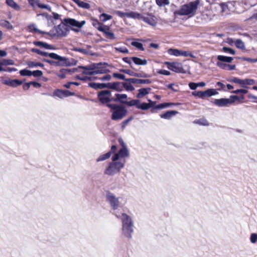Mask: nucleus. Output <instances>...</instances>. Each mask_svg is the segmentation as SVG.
<instances>
[{
  "label": "nucleus",
  "mask_w": 257,
  "mask_h": 257,
  "mask_svg": "<svg viewBox=\"0 0 257 257\" xmlns=\"http://www.w3.org/2000/svg\"><path fill=\"white\" fill-rule=\"evenodd\" d=\"M122 222V230L123 234L126 237H131V234L133 232V222L132 218L126 213H122L120 217Z\"/></svg>",
  "instance_id": "nucleus-5"
},
{
  "label": "nucleus",
  "mask_w": 257,
  "mask_h": 257,
  "mask_svg": "<svg viewBox=\"0 0 257 257\" xmlns=\"http://www.w3.org/2000/svg\"><path fill=\"white\" fill-rule=\"evenodd\" d=\"M43 75V72L41 70H35L32 71L31 76L33 75L34 77H40Z\"/></svg>",
  "instance_id": "nucleus-54"
},
{
  "label": "nucleus",
  "mask_w": 257,
  "mask_h": 257,
  "mask_svg": "<svg viewBox=\"0 0 257 257\" xmlns=\"http://www.w3.org/2000/svg\"><path fill=\"white\" fill-rule=\"evenodd\" d=\"M131 59L134 63L138 65H145L147 64V61L146 59H142L137 57H133Z\"/></svg>",
  "instance_id": "nucleus-30"
},
{
  "label": "nucleus",
  "mask_w": 257,
  "mask_h": 257,
  "mask_svg": "<svg viewBox=\"0 0 257 257\" xmlns=\"http://www.w3.org/2000/svg\"><path fill=\"white\" fill-rule=\"evenodd\" d=\"M245 82L246 86H247V85H251L255 83V81L252 79H245Z\"/></svg>",
  "instance_id": "nucleus-62"
},
{
  "label": "nucleus",
  "mask_w": 257,
  "mask_h": 257,
  "mask_svg": "<svg viewBox=\"0 0 257 257\" xmlns=\"http://www.w3.org/2000/svg\"><path fill=\"white\" fill-rule=\"evenodd\" d=\"M97 98L103 104H109V102L112 101L113 96L111 95V91L109 90H103L98 92Z\"/></svg>",
  "instance_id": "nucleus-7"
},
{
  "label": "nucleus",
  "mask_w": 257,
  "mask_h": 257,
  "mask_svg": "<svg viewBox=\"0 0 257 257\" xmlns=\"http://www.w3.org/2000/svg\"><path fill=\"white\" fill-rule=\"evenodd\" d=\"M165 64L167 66L168 68L172 71L182 73L185 72L181 63L166 62Z\"/></svg>",
  "instance_id": "nucleus-10"
},
{
  "label": "nucleus",
  "mask_w": 257,
  "mask_h": 257,
  "mask_svg": "<svg viewBox=\"0 0 257 257\" xmlns=\"http://www.w3.org/2000/svg\"><path fill=\"white\" fill-rule=\"evenodd\" d=\"M138 15L139 16H136L137 17H136V19L142 20L144 22L152 26L155 27L156 26L157 24V20L155 16L148 14V17H144L138 13Z\"/></svg>",
  "instance_id": "nucleus-11"
},
{
  "label": "nucleus",
  "mask_w": 257,
  "mask_h": 257,
  "mask_svg": "<svg viewBox=\"0 0 257 257\" xmlns=\"http://www.w3.org/2000/svg\"><path fill=\"white\" fill-rule=\"evenodd\" d=\"M32 52L36 53L41 56H48V53L41 51L40 50L37 48H33L31 50Z\"/></svg>",
  "instance_id": "nucleus-48"
},
{
  "label": "nucleus",
  "mask_w": 257,
  "mask_h": 257,
  "mask_svg": "<svg viewBox=\"0 0 257 257\" xmlns=\"http://www.w3.org/2000/svg\"><path fill=\"white\" fill-rule=\"evenodd\" d=\"M214 103L215 105L219 106H226L231 104L230 99L228 98L216 99Z\"/></svg>",
  "instance_id": "nucleus-25"
},
{
  "label": "nucleus",
  "mask_w": 257,
  "mask_h": 257,
  "mask_svg": "<svg viewBox=\"0 0 257 257\" xmlns=\"http://www.w3.org/2000/svg\"><path fill=\"white\" fill-rule=\"evenodd\" d=\"M104 34L105 37L109 40H114L115 39V35L111 32L109 26L106 25L104 26V31H101Z\"/></svg>",
  "instance_id": "nucleus-24"
},
{
  "label": "nucleus",
  "mask_w": 257,
  "mask_h": 257,
  "mask_svg": "<svg viewBox=\"0 0 257 257\" xmlns=\"http://www.w3.org/2000/svg\"><path fill=\"white\" fill-rule=\"evenodd\" d=\"M49 20H50L53 24H57V21L60 23L61 21H63V20L61 19V16L54 12L52 13V15H49Z\"/></svg>",
  "instance_id": "nucleus-27"
},
{
  "label": "nucleus",
  "mask_w": 257,
  "mask_h": 257,
  "mask_svg": "<svg viewBox=\"0 0 257 257\" xmlns=\"http://www.w3.org/2000/svg\"><path fill=\"white\" fill-rule=\"evenodd\" d=\"M122 60L124 62H125L126 63H128L130 65V67L131 68H133V66H132V59H131V58L124 57V58H122Z\"/></svg>",
  "instance_id": "nucleus-61"
},
{
  "label": "nucleus",
  "mask_w": 257,
  "mask_h": 257,
  "mask_svg": "<svg viewBox=\"0 0 257 257\" xmlns=\"http://www.w3.org/2000/svg\"><path fill=\"white\" fill-rule=\"evenodd\" d=\"M76 78H77L78 80H83V81H86V80H91L92 77H88V76H81L80 75H76L75 76Z\"/></svg>",
  "instance_id": "nucleus-55"
},
{
  "label": "nucleus",
  "mask_w": 257,
  "mask_h": 257,
  "mask_svg": "<svg viewBox=\"0 0 257 257\" xmlns=\"http://www.w3.org/2000/svg\"><path fill=\"white\" fill-rule=\"evenodd\" d=\"M126 81L133 84H150L152 82L150 79H142L135 78H127Z\"/></svg>",
  "instance_id": "nucleus-19"
},
{
  "label": "nucleus",
  "mask_w": 257,
  "mask_h": 257,
  "mask_svg": "<svg viewBox=\"0 0 257 257\" xmlns=\"http://www.w3.org/2000/svg\"><path fill=\"white\" fill-rule=\"evenodd\" d=\"M31 73H32V71H30L29 70L26 69L21 70L20 71V74L22 76H31Z\"/></svg>",
  "instance_id": "nucleus-50"
},
{
  "label": "nucleus",
  "mask_w": 257,
  "mask_h": 257,
  "mask_svg": "<svg viewBox=\"0 0 257 257\" xmlns=\"http://www.w3.org/2000/svg\"><path fill=\"white\" fill-rule=\"evenodd\" d=\"M179 113V112L177 110H168L164 113H161L160 114V116L162 118L170 119L173 116L176 115Z\"/></svg>",
  "instance_id": "nucleus-22"
},
{
  "label": "nucleus",
  "mask_w": 257,
  "mask_h": 257,
  "mask_svg": "<svg viewBox=\"0 0 257 257\" xmlns=\"http://www.w3.org/2000/svg\"><path fill=\"white\" fill-rule=\"evenodd\" d=\"M247 92H248V91L245 89H236L235 90H233L231 92V93H234V94L241 93L243 94H246Z\"/></svg>",
  "instance_id": "nucleus-53"
},
{
  "label": "nucleus",
  "mask_w": 257,
  "mask_h": 257,
  "mask_svg": "<svg viewBox=\"0 0 257 257\" xmlns=\"http://www.w3.org/2000/svg\"><path fill=\"white\" fill-rule=\"evenodd\" d=\"M125 161L123 162L119 161H113L109 163L107 167L106 168L104 171V174L112 176L114 174L119 173L121 169L124 166Z\"/></svg>",
  "instance_id": "nucleus-6"
},
{
  "label": "nucleus",
  "mask_w": 257,
  "mask_h": 257,
  "mask_svg": "<svg viewBox=\"0 0 257 257\" xmlns=\"http://www.w3.org/2000/svg\"><path fill=\"white\" fill-rule=\"evenodd\" d=\"M99 19L102 22H106L107 20L111 19L112 16L108 14L103 13L100 15Z\"/></svg>",
  "instance_id": "nucleus-44"
},
{
  "label": "nucleus",
  "mask_w": 257,
  "mask_h": 257,
  "mask_svg": "<svg viewBox=\"0 0 257 257\" xmlns=\"http://www.w3.org/2000/svg\"><path fill=\"white\" fill-rule=\"evenodd\" d=\"M222 50L224 52L228 53L232 55H234L235 54V50L231 48L223 47L222 48Z\"/></svg>",
  "instance_id": "nucleus-51"
},
{
  "label": "nucleus",
  "mask_w": 257,
  "mask_h": 257,
  "mask_svg": "<svg viewBox=\"0 0 257 257\" xmlns=\"http://www.w3.org/2000/svg\"><path fill=\"white\" fill-rule=\"evenodd\" d=\"M121 71L126 73L130 76H134L137 77H141V75L139 73H135L132 70L130 69H122Z\"/></svg>",
  "instance_id": "nucleus-40"
},
{
  "label": "nucleus",
  "mask_w": 257,
  "mask_h": 257,
  "mask_svg": "<svg viewBox=\"0 0 257 257\" xmlns=\"http://www.w3.org/2000/svg\"><path fill=\"white\" fill-rule=\"evenodd\" d=\"M158 73L159 74L166 75V76H169L171 74V73L169 71L166 70H164V69L159 70L158 71Z\"/></svg>",
  "instance_id": "nucleus-60"
},
{
  "label": "nucleus",
  "mask_w": 257,
  "mask_h": 257,
  "mask_svg": "<svg viewBox=\"0 0 257 257\" xmlns=\"http://www.w3.org/2000/svg\"><path fill=\"white\" fill-rule=\"evenodd\" d=\"M194 123L204 126H208L209 124L208 121L205 118L196 119L194 121Z\"/></svg>",
  "instance_id": "nucleus-34"
},
{
  "label": "nucleus",
  "mask_w": 257,
  "mask_h": 257,
  "mask_svg": "<svg viewBox=\"0 0 257 257\" xmlns=\"http://www.w3.org/2000/svg\"><path fill=\"white\" fill-rule=\"evenodd\" d=\"M180 56L184 57H190L191 58H195V56L190 51H183L181 50Z\"/></svg>",
  "instance_id": "nucleus-47"
},
{
  "label": "nucleus",
  "mask_w": 257,
  "mask_h": 257,
  "mask_svg": "<svg viewBox=\"0 0 257 257\" xmlns=\"http://www.w3.org/2000/svg\"><path fill=\"white\" fill-rule=\"evenodd\" d=\"M156 3L159 7L169 5L170 4L169 0H156Z\"/></svg>",
  "instance_id": "nucleus-46"
},
{
  "label": "nucleus",
  "mask_w": 257,
  "mask_h": 257,
  "mask_svg": "<svg viewBox=\"0 0 257 257\" xmlns=\"http://www.w3.org/2000/svg\"><path fill=\"white\" fill-rule=\"evenodd\" d=\"M77 68H78V71L77 72H81L80 69H83V70L82 71V73L84 74L88 75H92L95 74V72L94 71L93 67L92 66V64L85 66H78Z\"/></svg>",
  "instance_id": "nucleus-14"
},
{
  "label": "nucleus",
  "mask_w": 257,
  "mask_h": 257,
  "mask_svg": "<svg viewBox=\"0 0 257 257\" xmlns=\"http://www.w3.org/2000/svg\"><path fill=\"white\" fill-rule=\"evenodd\" d=\"M22 83L23 82L21 80L18 79L5 80L3 82L4 84L13 87H15L17 86L21 85L22 84Z\"/></svg>",
  "instance_id": "nucleus-20"
},
{
  "label": "nucleus",
  "mask_w": 257,
  "mask_h": 257,
  "mask_svg": "<svg viewBox=\"0 0 257 257\" xmlns=\"http://www.w3.org/2000/svg\"><path fill=\"white\" fill-rule=\"evenodd\" d=\"M148 101V103H141L140 99H132L128 102V104L130 106H135L138 109H140L143 110H148L150 108H152L151 111L152 113L156 112V109H161L177 104L172 102H165L157 105L156 101H152L151 99H149Z\"/></svg>",
  "instance_id": "nucleus-2"
},
{
  "label": "nucleus",
  "mask_w": 257,
  "mask_h": 257,
  "mask_svg": "<svg viewBox=\"0 0 257 257\" xmlns=\"http://www.w3.org/2000/svg\"><path fill=\"white\" fill-rule=\"evenodd\" d=\"M85 24V21L78 22L75 19L65 18L63 21L55 26L49 31V36L51 37H62L66 36L69 33L70 26L81 28Z\"/></svg>",
  "instance_id": "nucleus-1"
},
{
  "label": "nucleus",
  "mask_w": 257,
  "mask_h": 257,
  "mask_svg": "<svg viewBox=\"0 0 257 257\" xmlns=\"http://www.w3.org/2000/svg\"><path fill=\"white\" fill-rule=\"evenodd\" d=\"M235 45L237 48H239L242 50L244 49L245 48L244 44L240 39H237L235 41Z\"/></svg>",
  "instance_id": "nucleus-43"
},
{
  "label": "nucleus",
  "mask_w": 257,
  "mask_h": 257,
  "mask_svg": "<svg viewBox=\"0 0 257 257\" xmlns=\"http://www.w3.org/2000/svg\"><path fill=\"white\" fill-rule=\"evenodd\" d=\"M217 59L219 61L230 63L233 60V58L231 57L225 56L223 55H218Z\"/></svg>",
  "instance_id": "nucleus-33"
},
{
  "label": "nucleus",
  "mask_w": 257,
  "mask_h": 257,
  "mask_svg": "<svg viewBox=\"0 0 257 257\" xmlns=\"http://www.w3.org/2000/svg\"><path fill=\"white\" fill-rule=\"evenodd\" d=\"M129 153L126 148H121L118 153H115L112 158L113 161H117L119 157H128Z\"/></svg>",
  "instance_id": "nucleus-17"
},
{
  "label": "nucleus",
  "mask_w": 257,
  "mask_h": 257,
  "mask_svg": "<svg viewBox=\"0 0 257 257\" xmlns=\"http://www.w3.org/2000/svg\"><path fill=\"white\" fill-rule=\"evenodd\" d=\"M132 83L128 82H122V86L123 87V89L124 88L127 91H133L135 88L132 85Z\"/></svg>",
  "instance_id": "nucleus-36"
},
{
  "label": "nucleus",
  "mask_w": 257,
  "mask_h": 257,
  "mask_svg": "<svg viewBox=\"0 0 257 257\" xmlns=\"http://www.w3.org/2000/svg\"><path fill=\"white\" fill-rule=\"evenodd\" d=\"M227 65L228 64L223 63L220 62H217V65L220 68L224 69V70H227Z\"/></svg>",
  "instance_id": "nucleus-59"
},
{
  "label": "nucleus",
  "mask_w": 257,
  "mask_h": 257,
  "mask_svg": "<svg viewBox=\"0 0 257 257\" xmlns=\"http://www.w3.org/2000/svg\"><path fill=\"white\" fill-rule=\"evenodd\" d=\"M113 76L115 78L123 80L126 81V79L125 78V76L124 74H120V73H114L113 74Z\"/></svg>",
  "instance_id": "nucleus-52"
},
{
  "label": "nucleus",
  "mask_w": 257,
  "mask_h": 257,
  "mask_svg": "<svg viewBox=\"0 0 257 257\" xmlns=\"http://www.w3.org/2000/svg\"><path fill=\"white\" fill-rule=\"evenodd\" d=\"M134 118L133 116H131L127 119L124 120L121 122V127L124 128L128 123Z\"/></svg>",
  "instance_id": "nucleus-56"
},
{
  "label": "nucleus",
  "mask_w": 257,
  "mask_h": 257,
  "mask_svg": "<svg viewBox=\"0 0 257 257\" xmlns=\"http://www.w3.org/2000/svg\"><path fill=\"white\" fill-rule=\"evenodd\" d=\"M108 88L116 90L118 92H121L123 90L122 83L119 82H114L108 83Z\"/></svg>",
  "instance_id": "nucleus-23"
},
{
  "label": "nucleus",
  "mask_w": 257,
  "mask_h": 257,
  "mask_svg": "<svg viewBox=\"0 0 257 257\" xmlns=\"http://www.w3.org/2000/svg\"><path fill=\"white\" fill-rule=\"evenodd\" d=\"M107 200L109 201L113 209H116L119 206L118 198H116L111 193L108 192L106 195Z\"/></svg>",
  "instance_id": "nucleus-12"
},
{
  "label": "nucleus",
  "mask_w": 257,
  "mask_h": 257,
  "mask_svg": "<svg viewBox=\"0 0 257 257\" xmlns=\"http://www.w3.org/2000/svg\"><path fill=\"white\" fill-rule=\"evenodd\" d=\"M29 31L32 33H38L39 34H46V32H43L37 29L35 24H32L28 26Z\"/></svg>",
  "instance_id": "nucleus-31"
},
{
  "label": "nucleus",
  "mask_w": 257,
  "mask_h": 257,
  "mask_svg": "<svg viewBox=\"0 0 257 257\" xmlns=\"http://www.w3.org/2000/svg\"><path fill=\"white\" fill-rule=\"evenodd\" d=\"M33 44L38 47H41L48 49V44L41 41H34Z\"/></svg>",
  "instance_id": "nucleus-45"
},
{
  "label": "nucleus",
  "mask_w": 257,
  "mask_h": 257,
  "mask_svg": "<svg viewBox=\"0 0 257 257\" xmlns=\"http://www.w3.org/2000/svg\"><path fill=\"white\" fill-rule=\"evenodd\" d=\"M6 3L8 6L14 8L16 10H20V7L13 0H6Z\"/></svg>",
  "instance_id": "nucleus-35"
},
{
  "label": "nucleus",
  "mask_w": 257,
  "mask_h": 257,
  "mask_svg": "<svg viewBox=\"0 0 257 257\" xmlns=\"http://www.w3.org/2000/svg\"><path fill=\"white\" fill-rule=\"evenodd\" d=\"M250 241L254 243L257 241V234L256 233H252L250 235Z\"/></svg>",
  "instance_id": "nucleus-58"
},
{
  "label": "nucleus",
  "mask_w": 257,
  "mask_h": 257,
  "mask_svg": "<svg viewBox=\"0 0 257 257\" xmlns=\"http://www.w3.org/2000/svg\"><path fill=\"white\" fill-rule=\"evenodd\" d=\"M0 25L8 29H12L13 28V26L7 20H1L0 21Z\"/></svg>",
  "instance_id": "nucleus-37"
},
{
  "label": "nucleus",
  "mask_w": 257,
  "mask_h": 257,
  "mask_svg": "<svg viewBox=\"0 0 257 257\" xmlns=\"http://www.w3.org/2000/svg\"><path fill=\"white\" fill-rule=\"evenodd\" d=\"M192 95L199 98H202V91H195L192 92Z\"/></svg>",
  "instance_id": "nucleus-63"
},
{
  "label": "nucleus",
  "mask_w": 257,
  "mask_h": 257,
  "mask_svg": "<svg viewBox=\"0 0 257 257\" xmlns=\"http://www.w3.org/2000/svg\"><path fill=\"white\" fill-rule=\"evenodd\" d=\"M127 98V95L125 94L116 93L115 94V97H113L112 101L119 102L121 103H124L129 106H131L130 105L128 104V102L130 101H126Z\"/></svg>",
  "instance_id": "nucleus-16"
},
{
  "label": "nucleus",
  "mask_w": 257,
  "mask_h": 257,
  "mask_svg": "<svg viewBox=\"0 0 257 257\" xmlns=\"http://www.w3.org/2000/svg\"><path fill=\"white\" fill-rule=\"evenodd\" d=\"M74 94V92H72L69 90L57 89L54 91L53 95L54 96H56L59 98H62L65 97L73 95Z\"/></svg>",
  "instance_id": "nucleus-13"
},
{
  "label": "nucleus",
  "mask_w": 257,
  "mask_h": 257,
  "mask_svg": "<svg viewBox=\"0 0 257 257\" xmlns=\"http://www.w3.org/2000/svg\"><path fill=\"white\" fill-rule=\"evenodd\" d=\"M111 156L110 152H107L105 154H103L100 155L96 160L97 162H100L104 161L107 159H108Z\"/></svg>",
  "instance_id": "nucleus-38"
},
{
  "label": "nucleus",
  "mask_w": 257,
  "mask_h": 257,
  "mask_svg": "<svg viewBox=\"0 0 257 257\" xmlns=\"http://www.w3.org/2000/svg\"><path fill=\"white\" fill-rule=\"evenodd\" d=\"M168 53L170 55L175 56L176 57L180 56L181 50L177 49L170 48L167 51Z\"/></svg>",
  "instance_id": "nucleus-32"
},
{
  "label": "nucleus",
  "mask_w": 257,
  "mask_h": 257,
  "mask_svg": "<svg viewBox=\"0 0 257 257\" xmlns=\"http://www.w3.org/2000/svg\"><path fill=\"white\" fill-rule=\"evenodd\" d=\"M218 94V92L214 89H208L205 91H202V99L209 97Z\"/></svg>",
  "instance_id": "nucleus-26"
},
{
  "label": "nucleus",
  "mask_w": 257,
  "mask_h": 257,
  "mask_svg": "<svg viewBox=\"0 0 257 257\" xmlns=\"http://www.w3.org/2000/svg\"><path fill=\"white\" fill-rule=\"evenodd\" d=\"M115 50L117 52L126 54L128 53V50L125 47H115Z\"/></svg>",
  "instance_id": "nucleus-49"
},
{
  "label": "nucleus",
  "mask_w": 257,
  "mask_h": 257,
  "mask_svg": "<svg viewBox=\"0 0 257 257\" xmlns=\"http://www.w3.org/2000/svg\"><path fill=\"white\" fill-rule=\"evenodd\" d=\"M131 45L140 50L144 51L145 50L143 44L139 42L133 41L131 43Z\"/></svg>",
  "instance_id": "nucleus-41"
},
{
  "label": "nucleus",
  "mask_w": 257,
  "mask_h": 257,
  "mask_svg": "<svg viewBox=\"0 0 257 257\" xmlns=\"http://www.w3.org/2000/svg\"><path fill=\"white\" fill-rule=\"evenodd\" d=\"M107 106L111 110H112L111 118L113 120H118L122 119L127 113L125 107L122 105L107 104Z\"/></svg>",
  "instance_id": "nucleus-4"
},
{
  "label": "nucleus",
  "mask_w": 257,
  "mask_h": 257,
  "mask_svg": "<svg viewBox=\"0 0 257 257\" xmlns=\"http://www.w3.org/2000/svg\"><path fill=\"white\" fill-rule=\"evenodd\" d=\"M28 65L30 68L37 67H43L44 65L40 62H36L33 61H29L28 62Z\"/></svg>",
  "instance_id": "nucleus-42"
},
{
  "label": "nucleus",
  "mask_w": 257,
  "mask_h": 257,
  "mask_svg": "<svg viewBox=\"0 0 257 257\" xmlns=\"http://www.w3.org/2000/svg\"><path fill=\"white\" fill-rule=\"evenodd\" d=\"M244 96L243 95L240 96L238 95H231L230 96V100L231 104L234 103L235 101H238L239 103L244 102Z\"/></svg>",
  "instance_id": "nucleus-29"
},
{
  "label": "nucleus",
  "mask_w": 257,
  "mask_h": 257,
  "mask_svg": "<svg viewBox=\"0 0 257 257\" xmlns=\"http://www.w3.org/2000/svg\"><path fill=\"white\" fill-rule=\"evenodd\" d=\"M248 98L251 99L252 102H257V96L250 93L248 95Z\"/></svg>",
  "instance_id": "nucleus-64"
},
{
  "label": "nucleus",
  "mask_w": 257,
  "mask_h": 257,
  "mask_svg": "<svg viewBox=\"0 0 257 257\" xmlns=\"http://www.w3.org/2000/svg\"><path fill=\"white\" fill-rule=\"evenodd\" d=\"M113 14L121 18L126 17L133 19H136V17H137L136 16H139L138 15V13L135 12L125 13L120 11H115L113 12Z\"/></svg>",
  "instance_id": "nucleus-15"
},
{
  "label": "nucleus",
  "mask_w": 257,
  "mask_h": 257,
  "mask_svg": "<svg viewBox=\"0 0 257 257\" xmlns=\"http://www.w3.org/2000/svg\"><path fill=\"white\" fill-rule=\"evenodd\" d=\"M199 4V0H196L188 4H185L182 6L179 10L176 11L175 14L179 16H194L196 14Z\"/></svg>",
  "instance_id": "nucleus-3"
},
{
  "label": "nucleus",
  "mask_w": 257,
  "mask_h": 257,
  "mask_svg": "<svg viewBox=\"0 0 257 257\" xmlns=\"http://www.w3.org/2000/svg\"><path fill=\"white\" fill-rule=\"evenodd\" d=\"M241 80V79H239L237 77H232L231 79H230L229 80V81L231 82H233V83H237V84H238L240 85Z\"/></svg>",
  "instance_id": "nucleus-57"
},
{
  "label": "nucleus",
  "mask_w": 257,
  "mask_h": 257,
  "mask_svg": "<svg viewBox=\"0 0 257 257\" xmlns=\"http://www.w3.org/2000/svg\"><path fill=\"white\" fill-rule=\"evenodd\" d=\"M151 89L150 88H143L138 90V93L137 94V97L141 98L147 94H149Z\"/></svg>",
  "instance_id": "nucleus-28"
},
{
  "label": "nucleus",
  "mask_w": 257,
  "mask_h": 257,
  "mask_svg": "<svg viewBox=\"0 0 257 257\" xmlns=\"http://www.w3.org/2000/svg\"><path fill=\"white\" fill-rule=\"evenodd\" d=\"M91 24L92 26L97 29L99 31L101 32L104 31V26L106 25H103L98 20L96 19L92 18H91Z\"/></svg>",
  "instance_id": "nucleus-21"
},
{
  "label": "nucleus",
  "mask_w": 257,
  "mask_h": 257,
  "mask_svg": "<svg viewBox=\"0 0 257 257\" xmlns=\"http://www.w3.org/2000/svg\"><path fill=\"white\" fill-rule=\"evenodd\" d=\"M92 66L95 74H105L109 71L107 68L108 64L106 63H92Z\"/></svg>",
  "instance_id": "nucleus-9"
},
{
  "label": "nucleus",
  "mask_w": 257,
  "mask_h": 257,
  "mask_svg": "<svg viewBox=\"0 0 257 257\" xmlns=\"http://www.w3.org/2000/svg\"><path fill=\"white\" fill-rule=\"evenodd\" d=\"M49 58L53 59L49 60V64L51 65L62 66L66 64V59L65 57L59 56L54 53H49Z\"/></svg>",
  "instance_id": "nucleus-8"
},
{
  "label": "nucleus",
  "mask_w": 257,
  "mask_h": 257,
  "mask_svg": "<svg viewBox=\"0 0 257 257\" xmlns=\"http://www.w3.org/2000/svg\"><path fill=\"white\" fill-rule=\"evenodd\" d=\"M78 71V68H73L72 69H61L58 74V76L61 78H64L66 74L74 73Z\"/></svg>",
  "instance_id": "nucleus-18"
},
{
  "label": "nucleus",
  "mask_w": 257,
  "mask_h": 257,
  "mask_svg": "<svg viewBox=\"0 0 257 257\" xmlns=\"http://www.w3.org/2000/svg\"><path fill=\"white\" fill-rule=\"evenodd\" d=\"M15 64V62L12 59H3L0 61L1 65H13Z\"/></svg>",
  "instance_id": "nucleus-39"
}]
</instances>
